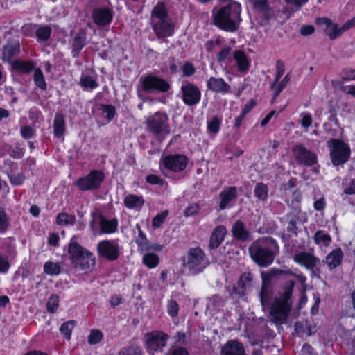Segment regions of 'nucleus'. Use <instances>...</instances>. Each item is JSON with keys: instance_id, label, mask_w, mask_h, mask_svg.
Returning a JSON list of instances; mask_svg holds the SVG:
<instances>
[{"instance_id": "obj_1", "label": "nucleus", "mask_w": 355, "mask_h": 355, "mask_svg": "<svg viewBox=\"0 0 355 355\" xmlns=\"http://www.w3.org/2000/svg\"><path fill=\"white\" fill-rule=\"evenodd\" d=\"M241 5L233 0H219L218 5L212 10V23L218 28L234 32L239 26Z\"/></svg>"}, {"instance_id": "obj_2", "label": "nucleus", "mask_w": 355, "mask_h": 355, "mask_svg": "<svg viewBox=\"0 0 355 355\" xmlns=\"http://www.w3.org/2000/svg\"><path fill=\"white\" fill-rule=\"evenodd\" d=\"M252 261L259 267L270 266L279 252V246L272 237H263L254 241L249 247Z\"/></svg>"}, {"instance_id": "obj_3", "label": "nucleus", "mask_w": 355, "mask_h": 355, "mask_svg": "<svg viewBox=\"0 0 355 355\" xmlns=\"http://www.w3.org/2000/svg\"><path fill=\"white\" fill-rule=\"evenodd\" d=\"M294 282L289 281L286 286L284 295L275 300L270 307V315L272 320L277 323L286 322L291 307V296Z\"/></svg>"}, {"instance_id": "obj_4", "label": "nucleus", "mask_w": 355, "mask_h": 355, "mask_svg": "<svg viewBox=\"0 0 355 355\" xmlns=\"http://www.w3.org/2000/svg\"><path fill=\"white\" fill-rule=\"evenodd\" d=\"M209 263L202 250L194 248L189 250L184 266L191 274L196 275L202 272Z\"/></svg>"}, {"instance_id": "obj_5", "label": "nucleus", "mask_w": 355, "mask_h": 355, "mask_svg": "<svg viewBox=\"0 0 355 355\" xmlns=\"http://www.w3.org/2000/svg\"><path fill=\"white\" fill-rule=\"evenodd\" d=\"M331 162L338 166L345 163L350 155V148L347 144L338 139H330L327 141Z\"/></svg>"}, {"instance_id": "obj_6", "label": "nucleus", "mask_w": 355, "mask_h": 355, "mask_svg": "<svg viewBox=\"0 0 355 355\" xmlns=\"http://www.w3.org/2000/svg\"><path fill=\"white\" fill-rule=\"evenodd\" d=\"M168 121L166 114L157 112L146 119L147 129L157 137H164L170 133Z\"/></svg>"}, {"instance_id": "obj_7", "label": "nucleus", "mask_w": 355, "mask_h": 355, "mask_svg": "<svg viewBox=\"0 0 355 355\" xmlns=\"http://www.w3.org/2000/svg\"><path fill=\"white\" fill-rule=\"evenodd\" d=\"M140 83L143 89L148 93H164L170 89L166 80L151 74L141 77Z\"/></svg>"}, {"instance_id": "obj_8", "label": "nucleus", "mask_w": 355, "mask_h": 355, "mask_svg": "<svg viewBox=\"0 0 355 355\" xmlns=\"http://www.w3.org/2000/svg\"><path fill=\"white\" fill-rule=\"evenodd\" d=\"M103 180L104 174L101 171L93 170L87 175L77 180L75 184L82 191L96 190Z\"/></svg>"}, {"instance_id": "obj_9", "label": "nucleus", "mask_w": 355, "mask_h": 355, "mask_svg": "<svg viewBox=\"0 0 355 355\" xmlns=\"http://www.w3.org/2000/svg\"><path fill=\"white\" fill-rule=\"evenodd\" d=\"M181 92L184 103L189 106L198 104L201 98V93L199 88L191 83H187L182 85Z\"/></svg>"}, {"instance_id": "obj_10", "label": "nucleus", "mask_w": 355, "mask_h": 355, "mask_svg": "<svg viewBox=\"0 0 355 355\" xmlns=\"http://www.w3.org/2000/svg\"><path fill=\"white\" fill-rule=\"evenodd\" d=\"M293 259L296 263L304 266L307 270H311L313 273L320 272V270L317 267L320 263V260L312 253L302 252L295 254Z\"/></svg>"}, {"instance_id": "obj_11", "label": "nucleus", "mask_w": 355, "mask_h": 355, "mask_svg": "<svg viewBox=\"0 0 355 355\" xmlns=\"http://www.w3.org/2000/svg\"><path fill=\"white\" fill-rule=\"evenodd\" d=\"M297 161L305 166H311L316 163V155L302 145H297L293 148Z\"/></svg>"}, {"instance_id": "obj_12", "label": "nucleus", "mask_w": 355, "mask_h": 355, "mask_svg": "<svg viewBox=\"0 0 355 355\" xmlns=\"http://www.w3.org/2000/svg\"><path fill=\"white\" fill-rule=\"evenodd\" d=\"M187 158L184 155H169L163 159L164 166L174 172L183 171L187 164Z\"/></svg>"}, {"instance_id": "obj_13", "label": "nucleus", "mask_w": 355, "mask_h": 355, "mask_svg": "<svg viewBox=\"0 0 355 355\" xmlns=\"http://www.w3.org/2000/svg\"><path fill=\"white\" fill-rule=\"evenodd\" d=\"M98 254L110 261L117 259L119 252V248L109 241H103L98 243L97 246Z\"/></svg>"}, {"instance_id": "obj_14", "label": "nucleus", "mask_w": 355, "mask_h": 355, "mask_svg": "<svg viewBox=\"0 0 355 355\" xmlns=\"http://www.w3.org/2000/svg\"><path fill=\"white\" fill-rule=\"evenodd\" d=\"M146 344L150 350L157 351L166 345L168 338L167 334L162 331H153L146 335Z\"/></svg>"}, {"instance_id": "obj_15", "label": "nucleus", "mask_w": 355, "mask_h": 355, "mask_svg": "<svg viewBox=\"0 0 355 355\" xmlns=\"http://www.w3.org/2000/svg\"><path fill=\"white\" fill-rule=\"evenodd\" d=\"M92 17L97 25L106 26L111 22L112 13L107 8H97L93 10Z\"/></svg>"}, {"instance_id": "obj_16", "label": "nucleus", "mask_w": 355, "mask_h": 355, "mask_svg": "<svg viewBox=\"0 0 355 355\" xmlns=\"http://www.w3.org/2000/svg\"><path fill=\"white\" fill-rule=\"evenodd\" d=\"M136 228L139 232V236L136 239V243L141 250H155L160 251L162 246L157 243H150L146 239L145 234L143 233L139 225H136Z\"/></svg>"}, {"instance_id": "obj_17", "label": "nucleus", "mask_w": 355, "mask_h": 355, "mask_svg": "<svg viewBox=\"0 0 355 355\" xmlns=\"http://www.w3.org/2000/svg\"><path fill=\"white\" fill-rule=\"evenodd\" d=\"M207 87L211 91L222 94L227 93L230 91V86L223 79L214 77H211L208 80Z\"/></svg>"}, {"instance_id": "obj_18", "label": "nucleus", "mask_w": 355, "mask_h": 355, "mask_svg": "<svg viewBox=\"0 0 355 355\" xmlns=\"http://www.w3.org/2000/svg\"><path fill=\"white\" fill-rule=\"evenodd\" d=\"M343 253L340 248H336L330 252L322 263L327 265L329 270H333L338 266L343 259Z\"/></svg>"}, {"instance_id": "obj_19", "label": "nucleus", "mask_w": 355, "mask_h": 355, "mask_svg": "<svg viewBox=\"0 0 355 355\" xmlns=\"http://www.w3.org/2000/svg\"><path fill=\"white\" fill-rule=\"evenodd\" d=\"M153 29L159 37H168L173 32V27L169 19L155 22Z\"/></svg>"}, {"instance_id": "obj_20", "label": "nucleus", "mask_w": 355, "mask_h": 355, "mask_svg": "<svg viewBox=\"0 0 355 355\" xmlns=\"http://www.w3.org/2000/svg\"><path fill=\"white\" fill-rule=\"evenodd\" d=\"M221 355H245L243 345L238 341L227 342L222 349Z\"/></svg>"}, {"instance_id": "obj_21", "label": "nucleus", "mask_w": 355, "mask_h": 355, "mask_svg": "<svg viewBox=\"0 0 355 355\" xmlns=\"http://www.w3.org/2000/svg\"><path fill=\"white\" fill-rule=\"evenodd\" d=\"M74 267L82 270L88 269L95 264V258L94 255L87 250L78 258L74 263Z\"/></svg>"}, {"instance_id": "obj_22", "label": "nucleus", "mask_w": 355, "mask_h": 355, "mask_svg": "<svg viewBox=\"0 0 355 355\" xmlns=\"http://www.w3.org/2000/svg\"><path fill=\"white\" fill-rule=\"evenodd\" d=\"M237 196V189L236 187H228L220 193V202L219 207L220 209H225L230 202Z\"/></svg>"}, {"instance_id": "obj_23", "label": "nucleus", "mask_w": 355, "mask_h": 355, "mask_svg": "<svg viewBox=\"0 0 355 355\" xmlns=\"http://www.w3.org/2000/svg\"><path fill=\"white\" fill-rule=\"evenodd\" d=\"M226 234V229L223 225L216 227L210 237L209 247L212 249L217 248L224 239Z\"/></svg>"}, {"instance_id": "obj_24", "label": "nucleus", "mask_w": 355, "mask_h": 355, "mask_svg": "<svg viewBox=\"0 0 355 355\" xmlns=\"http://www.w3.org/2000/svg\"><path fill=\"white\" fill-rule=\"evenodd\" d=\"M53 132L56 137H61L65 132L64 116L60 113H56L53 120Z\"/></svg>"}, {"instance_id": "obj_25", "label": "nucleus", "mask_w": 355, "mask_h": 355, "mask_svg": "<svg viewBox=\"0 0 355 355\" xmlns=\"http://www.w3.org/2000/svg\"><path fill=\"white\" fill-rule=\"evenodd\" d=\"M232 233L234 238L241 240L246 241L249 239L250 234L245 228L243 222L237 220L232 226Z\"/></svg>"}, {"instance_id": "obj_26", "label": "nucleus", "mask_w": 355, "mask_h": 355, "mask_svg": "<svg viewBox=\"0 0 355 355\" xmlns=\"http://www.w3.org/2000/svg\"><path fill=\"white\" fill-rule=\"evenodd\" d=\"M321 21L326 25L324 32L331 40H334L342 34L341 30L338 27V25L333 24L329 19L324 18L321 19Z\"/></svg>"}, {"instance_id": "obj_27", "label": "nucleus", "mask_w": 355, "mask_h": 355, "mask_svg": "<svg viewBox=\"0 0 355 355\" xmlns=\"http://www.w3.org/2000/svg\"><path fill=\"white\" fill-rule=\"evenodd\" d=\"M86 37L85 34L79 32L76 34L72 43V53L74 57H78L81 49L85 45Z\"/></svg>"}, {"instance_id": "obj_28", "label": "nucleus", "mask_w": 355, "mask_h": 355, "mask_svg": "<svg viewBox=\"0 0 355 355\" xmlns=\"http://www.w3.org/2000/svg\"><path fill=\"white\" fill-rule=\"evenodd\" d=\"M86 250H87L76 242L70 243L69 245L68 252L71 263H74L77 260H78V258L80 257Z\"/></svg>"}, {"instance_id": "obj_29", "label": "nucleus", "mask_w": 355, "mask_h": 355, "mask_svg": "<svg viewBox=\"0 0 355 355\" xmlns=\"http://www.w3.org/2000/svg\"><path fill=\"white\" fill-rule=\"evenodd\" d=\"M234 58L236 62L238 69L240 71L243 72L248 69L250 63L247 56L242 51H236L234 53Z\"/></svg>"}, {"instance_id": "obj_30", "label": "nucleus", "mask_w": 355, "mask_h": 355, "mask_svg": "<svg viewBox=\"0 0 355 355\" xmlns=\"http://www.w3.org/2000/svg\"><path fill=\"white\" fill-rule=\"evenodd\" d=\"M152 17L157 18V21L168 19V14L162 2H159L152 10Z\"/></svg>"}, {"instance_id": "obj_31", "label": "nucleus", "mask_w": 355, "mask_h": 355, "mask_svg": "<svg viewBox=\"0 0 355 355\" xmlns=\"http://www.w3.org/2000/svg\"><path fill=\"white\" fill-rule=\"evenodd\" d=\"M19 52V44L18 43H12L6 45L3 53L4 60L10 62L11 59L16 56Z\"/></svg>"}, {"instance_id": "obj_32", "label": "nucleus", "mask_w": 355, "mask_h": 355, "mask_svg": "<svg viewBox=\"0 0 355 355\" xmlns=\"http://www.w3.org/2000/svg\"><path fill=\"white\" fill-rule=\"evenodd\" d=\"M144 203V200L141 196L135 195H128L125 198L124 204L130 209L139 208Z\"/></svg>"}, {"instance_id": "obj_33", "label": "nucleus", "mask_w": 355, "mask_h": 355, "mask_svg": "<svg viewBox=\"0 0 355 355\" xmlns=\"http://www.w3.org/2000/svg\"><path fill=\"white\" fill-rule=\"evenodd\" d=\"M12 68L21 73H28L34 69L32 62L15 60L12 63Z\"/></svg>"}, {"instance_id": "obj_34", "label": "nucleus", "mask_w": 355, "mask_h": 355, "mask_svg": "<svg viewBox=\"0 0 355 355\" xmlns=\"http://www.w3.org/2000/svg\"><path fill=\"white\" fill-rule=\"evenodd\" d=\"M100 226L102 232L110 234L116 231L117 227V223L116 220H107L102 216H100Z\"/></svg>"}, {"instance_id": "obj_35", "label": "nucleus", "mask_w": 355, "mask_h": 355, "mask_svg": "<svg viewBox=\"0 0 355 355\" xmlns=\"http://www.w3.org/2000/svg\"><path fill=\"white\" fill-rule=\"evenodd\" d=\"M44 271L46 274L56 276L61 272V266L59 263L47 261L44 265Z\"/></svg>"}, {"instance_id": "obj_36", "label": "nucleus", "mask_w": 355, "mask_h": 355, "mask_svg": "<svg viewBox=\"0 0 355 355\" xmlns=\"http://www.w3.org/2000/svg\"><path fill=\"white\" fill-rule=\"evenodd\" d=\"M159 257L154 253H147L143 257L144 263L149 268L156 267L159 263Z\"/></svg>"}, {"instance_id": "obj_37", "label": "nucleus", "mask_w": 355, "mask_h": 355, "mask_svg": "<svg viewBox=\"0 0 355 355\" xmlns=\"http://www.w3.org/2000/svg\"><path fill=\"white\" fill-rule=\"evenodd\" d=\"M76 218L73 215H69L67 213H60L57 216V223L60 225H72L74 223Z\"/></svg>"}, {"instance_id": "obj_38", "label": "nucleus", "mask_w": 355, "mask_h": 355, "mask_svg": "<svg viewBox=\"0 0 355 355\" xmlns=\"http://www.w3.org/2000/svg\"><path fill=\"white\" fill-rule=\"evenodd\" d=\"M268 187L263 183L257 184L254 188V195L260 200H265L268 197Z\"/></svg>"}, {"instance_id": "obj_39", "label": "nucleus", "mask_w": 355, "mask_h": 355, "mask_svg": "<svg viewBox=\"0 0 355 355\" xmlns=\"http://www.w3.org/2000/svg\"><path fill=\"white\" fill-rule=\"evenodd\" d=\"M33 80L35 85L42 90L46 89V83L42 70L39 68L35 70Z\"/></svg>"}, {"instance_id": "obj_40", "label": "nucleus", "mask_w": 355, "mask_h": 355, "mask_svg": "<svg viewBox=\"0 0 355 355\" xmlns=\"http://www.w3.org/2000/svg\"><path fill=\"white\" fill-rule=\"evenodd\" d=\"M75 324V320H69L61 325L60 331L67 340L70 339L71 331L73 329Z\"/></svg>"}, {"instance_id": "obj_41", "label": "nucleus", "mask_w": 355, "mask_h": 355, "mask_svg": "<svg viewBox=\"0 0 355 355\" xmlns=\"http://www.w3.org/2000/svg\"><path fill=\"white\" fill-rule=\"evenodd\" d=\"M59 306V297L57 295H52L46 303V309L51 313H55Z\"/></svg>"}, {"instance_id": "obj_42", "label": "nucleus", "mask_w": 355, "mask_h": 355, "mask_svg": "<svg viewBox=\"0 0 355 355\" xmlns=\"http://www.w3.org/2000/svg\"><path fill=\"white\" fill-rule=\"evenodd\" d=\"M259 297L261 303L263 307L268 306L270 304L269 298H270V293L268 287L266 286V284L263 283L261 287V289L259 293Z\"/></svg>"}, {"instance_id": "obj_43", "label": "nucleus", "mask_w": 355, "mask_h": 355, "mask_svg": "<svg viewBox=\"0 0 355 355\" xmlns=\"http://www.w3.org/2000/svg\"><path fill=\"white\" fill-rule=\"evenodd\" d=\"M224 299L218 295L212 296L209 301L208 306L214 309H220L224 305Z\"/></svg>"}, {"instance_id": "obj_44", "label": "nucleus", "mask_w": 355, "mask_h": 355, "mask_svg": "<svg viewBox=\"0 0 355 355\" xmlns=\"http://www.w3.org/2000/svg\"><path fill=\"white\" fill-rule=\"evenodd\" d=\"M168 215V211L167 210L163 211L162 213L156 215L152 220V226L155 229L159 228L161 225L164 223L165 219Z\"/></svg>"}, {"instance_id": "obj_45", "label": "nucleus", "mask_w": 355, "mask_h": 355, "mask_svg": "<svg viewBox=\"0 0 355 355\" xmlns=\"http://www.w3.org/2000/svg\"><path fill=\"white\" fill-rule=\"evenodd\" d=\"M314 241L317 244L322 243L327 246L329 245L331 239L329 234H324L322 231H318L314 235Z\"/></svg>"}, {"instance_id": "obj_46", "label": "nucleus", "mask_w": 355, "mask_h": 355, "mask_svg": "<svg viewBox=\"0 0 355 355\" xmlns=\"http://www.w3.org/2000/svg\"><path fill=\"white\" fill-rule=\"evenodd\" d=\"M102 114L108 121H111L115 115V107L110 105H101L100 107Z\"/></svg>"}, {"instance_id": "obj_47", "label": "nucleus", "mask_w": 355, "mask_h": 355, "mask_svg": "<svg viewBox=\"0 0 355 355\" xmlns=\"http://www.w3.org/2000/svg\"><path fill=\"white\" fill-rule=\"evenodd\" d=\"M51 31H52L51 28L50 26H42V27L39 28L36 31V35L38 39L43 40V41H46L50 37Z\"/></svg>"}, {"instance_id": "obj_48", "label": "nucleus", "mask_w": 355, "mask_h": 355, "mask_svg": "<svg viewBox=\"0 0 355 355\" xmlns=\"http://www.w3.org/2000/svg\"><path fill=\"white\" fill-rule=\"evenodd\" d=\"M252 280V275L250 272H244L238 282L239 286L244 287L246 289L250 286Z\"/></svg>"}, {"instance_id": "obj_49", "label": "nucleus", "mask_w": 355, "mask_h": 355, "mask_svg": "<svg viewBox=\"0 0 355 355\" xmlns=\"http://www.w3.org/2000/svg\"><path fill=\"white\" fill-rule=\"evenodd\" d=\"M103 338V333L99 330H92L88 336L89 344L94 345L99 343Z\"/></svg>"}, {"instance_id": "obj_50", "label": "nucleus", "mask_w": 355, "mask_h": 355, "mask_svg": "<svg viewBox=\"0 0 355 355\" xmlns=\"http://www.w3.org/2000/svg\"><path fill=\"white\" fill-rule=\"evenodd\" d=\"M341 79L344 81L355 80V69L345 68L340 72Z\"/></svg>"}, {"instance_id": "obj_51", "label": "nucleus", "mask_w": 355, "mask_h": 355, "mask_svg": "<svg viewBox=\"0 0 355 355\" xmlns=\"http://www.w3.org/2000/svg\"><path fill=\"white\" fill-rule=\"evenodd\" d=\"M277 73L274 82L271 85V88H273L275 85L278 83L280 78L282 76L284 72V65L281 60H277L276 62Z\"/></svg>"}, {"instance_id": "obj_52", "label": "nucleus", "mask_w": 355, "mask_h": 355, "mask_svg": "<svg viewBox=\"0 0 355 355\" xmlns=\"http://www.w3.org/2000/svg\"><path fill=\"white\" fill-rule=\"evenodd\" d=\"M179 306L174 300H171L168 304V312L171 317H176L178 315Z\"/></svg>"}, {"instance_id": "obj_53", "label": "nucleus", "mask_w": 355, "mask_h": 355, "mask_svg": "<svg viewBox=\"0 0 355 355\" xmlns=\"http://www.w3.org/2000/svg\"><path fill=\"white\" fill-rule=\"evenodd\" d=\"M331 84L334 86H336V85L340 86V89L343 92L355 97V86L345 87L342 85V83L339 80H332Z\"/></svg>"}, {"instance_id": "obj_54", "label": "nucleus", "mask_w": 355, "mask_h": 355, "mask_svg": "<svg viewBox=\"0 0 355 355\" xmlns=\"http://www.w3.org/2000/svg\"><path fill=\"white\" fill-rule=\"evenodd\" d=\"M119 355H141V350L134 346L128 347L122 349L119 353Z\"/></svg>"}, {"instance_id": "obj_55", "label": "nucleus", "mask_w": 355, "mask_h": 355, "mask_svg": "<svg viewBox=\"0 0 355 355\" xmlns=\"http://www.w3.org/2000/svg\"><path fill=\"white\" fill-rule=\"evenodd\" d=\"M8 226V222L6 214L2 209L0 208V232L6 231Z\"/></svg>"}, {"instance_id": "obj_56", "label": "nucleus", "mask_w": 355, "mask_h": 355, "mask_svg": "<svg viewBox=\"0 0 355 355\" xmlns=\"http://www.w3.org/2000/svg\"><path fill=\"white\" fill-rule=\"evenodd\" d=\"M80 84L83 87L93 89L97 87V83L91 77H85L80 80Z\"/></svg>"}, {"instance_id": "obj_57", "label": "nucleus", "mask_w": 355, "mask_h": 355, "mask_svg": "<svg viewBox=\"0 0 355 355\" xmlns=\"http://www.w3.org/2000/svg\"><path fill=\"white\" fill-rule=\"evenodd\" d=\"M281 273H282L281 270H277V269H274V268L270 270L269 271H268L266 272H262L261 277H262L263 283H265V282L266 280H270L272 277H273L276 275H278Z\"/></svg>"}, {"instance_id": "obj_58", "label": "nucleus", "mask_w": 355, "mask_h": 355, "mask_svg": "<svg viewBox=\"0 0 355 355\" xmlns=\"http://www.w3.org/2000/svg\"><path fill=\"white\" fill-rule=\"evenodd\" d=\"M35 130L29 125L21 128V135L25 139H29L34 136Z\"/></svg>"}, {"instance_id": "obj_59", "label": "nucleus", "mask_w": 355, "mask_h": 355, "mask_svg": "<svg viewBox=\"0 0 355 355\" xmlns=\"http://www.w3.org/2000/svg\"><path fill=\"white\" fill-rule=\"evenodd\" d=\"M9 178L10 182L15 185L21 184L25 180V176L23 173H17L12 175H10Z\"/></svg>"}, {"instance_id": "obj_60", "label": "nucleus", "mask_w": 355, "mask_h": 355, "mask_svg": "<svg viewBox=\"0 0 355 355\" xmlns=\"http://www.w3.org/2000/svg\"><path fill=\"white\" fill-rule=\"evenodd\" d=\"M220 120L214 117L209 123L208 129L211 132L216 133L219 130Z\"/></svg>"}, {"instance_id": "obj_61", "label": "nucleus", "mask_w": 355, "mask_h": 355, "mask_svg": "<svg viewBox=\"0 0 355 355\" xmlns=\"http://www.w3.org/2000/svg\"><path fill=\"white\" fill-rule=\"evenodd\" d=\"M231 49H232L230 46H226V47L223 48L221 50V51L218 53V54L217 55L218 62H224L228 58V55H230Z\"/></svg>"}, {"instance_id": "obj_62", "label": "nucleus", "mask_w": 355, "mask_h": 355, "mask_svg": "<svg viewBox=\"0 0 355 355\" xmlns=\"http://www.w3.org/2000/svg\"><path fill=\"white\" fill-rule=\"evenodd\" d=\"M147 182L151 184H162L164 181L159 176L155 175H149L146 177Z\"/></svg>"}, {"instance_id": "obj_63", "label": "nucleus", "mask_w": 355, "mask_h": 355, "mask_svg": "<svg viewBox=\"0 0 355 355\" xmlns=\"http://www.w3.org/2000/svg\"><path fill=\"white\" fill-rule=\"evenodd\" d=\"M198 210H199V207L198 205L194 204V205H190L186 208V209L184 211V216L187 217L193 216L198 213Z\"/></svg>"}, {"instance_id": "obj_64", "label": "nucleus", "mask_w": 355, "mask_h": 355, "mask_svg": "<svg viewBox=\"0 0 355 355\" xmlns=\"http://www.w3.org/2000/svg\"><path fill=\"white\" fill-rule=\"evenodd\" d=\"M355 26V17L347 21L340 28L342 33Z\"/></svg>"}]
</instances>
